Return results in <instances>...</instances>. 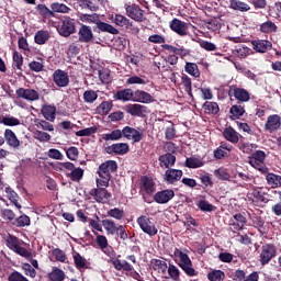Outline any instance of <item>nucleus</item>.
<instances>
[{
    "mask_svg": "<svg viewBox=\"0 0 281 281\" xmlns=\"http://www.w3.org/2000/svg\"><path fill=\"white\" fill-rule=\"evenodd\" d=\"M4 192H5L7 199H9V201L12 203V205H14L18 210H21L22 206L19 203V199H21V198L19 196V193L10 187H7L4 189Z\"/></svg>",
    "mask_w": 281,
    "mask_h": 281,
    "instance_id": "c756f323",
    "label": "nucleus"
},
{
    "mask_svg": "<svg viewBox=\"0 0 281 281\" xmlns=\"http://www.w3.org/2000/svg\"><path fill=\"white\" fill-rule=\"evenodd\" d=\"M125 12L130 19H133V21H137L138 23L144 21V10H142V8L135 3L126 4Z\"/></svg>",
    "mask_w": 281,
    "mask_h": 281,
    "instance_id": "2eb2a0df",
    "label": "nucleus"
},
{
    "mask_svg": "<svg viewBox=\"0 0 281 281\" xmlns=\"http://www.w3.org/2000/svg\"><path fill=\"white\" fill-rule=\"evenodd\" d=\"M259 31L262 32V34H276V32H278V25L268 20L260 24Z\"/></svg>",
    "mask_w": 281,
    "mask_h": 281,
    "instance_id": "e433bc0d",
    "label": "nucleus"
},
{
    "mask_svg": "<svg viewBox=\"0 0 281 281\" xmlns=\"http://www.w3.org/2000/svg\"><path fill=\"white\" fill-rule=\"evenodd\" d=\"M247 201L256 205V207H265L267 203H269V198H267V193L262 192L258 188H254L251 191L247 193Z\"/></svg>",
    "mask_w": 281,
    "mask_h": 281,
    "instance_id": "423d86ee",
    "label": "nucleus"
},
{
    "mask_svg": "<svg viewBox=\"0 0 281 281\" xmlns=\"http://www.w3.org/2000/svg\"><path fill=\"white\" fill-rule=\"evenodd\" d=\"M48 278L52 281H63L65 280V271L60 268H53V271L48 273Z\"/></svg>",
    "mask_w": 281,
    "mask_h": 281,
    "instance_id": "864d4df0",
    "label": "nucleus"
},
{
    "mask_svg": "<svg viewBox=\"0 0 281 281\" xmlns=\"http://www.w3.org/2000/svg\"><path fill=\"white\" fill-rule=\"evenodd\" d=\"M112 265L116 271H133V266L126 260L113 259Z\"/></svg>",
    "mask_w": 281,
    "mask_h": 281,
    "instance_id": "ea45409f",
    "label": "nucleus"
},
{
    "mask_svg": "<svg viewBox=\"0 0 281 281\" xmlns=\"http://www.w3.org/2000/svg\"><path fill=\"white\" fill-rule=\"evenodd\" d=\"M102 225L110 236H119L121 240H128V233H126V226L116 224L113 220H102Z\"/></svg>",
    "mask_w": 281,
    "mask_h": 281,
    "instance_id": "f257e3e1",
    "label": "nucleus"
},
{
    "mask_svg": "<svg viewBox=\"0 0 281 281\" xmlns=\"http://www.w3.org/2000/svg\"><path fill=\"white\" fill-rule=\"evenodd\" d=\"M41 113L47 122H54L56 120V105L44 104L42 106Z\"/></svg>",
    "mask_w": 281,
    "mask_h": 281,
    "instance_id": "cd10ccee",
    "label": "nucleus"
},
{
    "mask_svg": "<svg viewBox=\"0 0 281 281\" xmlns=\"http://www.w3.org/2000/svg\"><path fill=\"white\" fill-rule=\"evenodd\" d=\"M53 82L60 89L69 87V72L63 69H56L53 72Z\"/></svg>",
    "mask_w": 281,
    "mask_h": 281,
    "instance_id": "4468645a",
    "label": "nucleus"
},
{
    "mask_svg": "<svg viewBox=\"0 0 281 281\" xmlns=\"http://www.w3.org/2000/svg\"><path fill=\"white\" fill-rule=\"evenodd\" d=\"M181 86L184 89L188 97L193 98V94H192V78H190L188 75L183 74L181 76Z\"/></svg>",
    "mask_w": 281,
    "mask_h": 281,
    "instance_id": "79ce46f5",
    "label": "nucleus"
},
{
    "mask_svg": "<svg viewBox=\"0 0 281 281\" xmlns=\"http://www.w3.org/2000/svg\"><path fill=\"white\" fill-rule=\"evenodd\" d=\"M136 223L140 227L142 232H144V234H147V236H157L159 229H157V226L155 225V222L151 217L140 215L136 220Z\"/></svg>",
    "mask_w": 281,
    "mask_h": 281,
    "instance_id": "39448f33",
    "label": "nucleus"
},
{
    "mask_svg": "<svg viewBox=\"0 0 281 281\" xmlns=\"http://www.w3.org/2000/svg\"><path fill=\"white\" fill-rule=\"evenodd\" d=\"M117 172V161L115 160H106L101 164L98 168L97 175L101 179H111V173Z\"/></svg>",
    "mask_w": 281,
    "mask_h": 281,
    "instance_id": "1a4fd4ad",
    "label": "nucleus"
},
{
    "mask_svg": "<svg viewBox=\"0 0 281 281\" xmlns=\"http://www.w3.org/2000/svg\"><path fill=\"white\" fill-rule=\"evenodd\" d=\"M125 111L133 117H146L148 106L139 103H130L125 106Z\"/></svg>",
    "mask_w": 281,
    "mask_h": 281,
    "instance_id": "9b49d317",
    "label": "nucleus"
},
{
    "mask_svg": "<svg viewBox=\"0 0 281 281\" xmlns=\"http://www.w3.org/2000/svg\"><path fill=\"white\" fill-rule=\"evenodd\" d=\"M13 225H15V227H30L31 225L30 216L25 214L19 216L18 218H15Z\"/></svg>",
    "mask_w": 281,
    "mask_h": 281,
    "instance_id": "bf43d9fd",
    "label": "nucleus"
},
{
    "mask_svg": "<svg viewBox=\"0 0 281 281\" xmlns=\"http://www.w3.org/2000/svg\"><path fill=\"white\" fill-rule=\"evenodd\" d=\"M151 267L154 271H158V273H166L168 271V263L160 259H153Z\"/></svg>",
    "mask_w": 281,
    "mask_h": 281,
    "instance_id": "49530a36",
    "label": "nucleus"
},
{
    "mask_svg": "<svg viewBox=\"0 0 281 281\" xmlns=\"http://www.w3.org/2000/svg\"><path fill=\"white\" fill-rule=\"evenodd\" d=\"M67 177H70L71 181H80L82 177H85V170L82 168L78 167L72 169L69 173L66 175Z\"/></svg>",
    "mask_w": 281,
    "mask_h": 281,
    "instance_id": "0e129e2a",
    "label": "nucleus"
},
{
    "mask_svg": "<svg viewBox=\"0 0 281 281\" xmlns=\"http://www.w3.org/2000/svg\"><path fill=\"white\" fill-rule=\"evenodd\" d=\"M50 10L53 14H56V12L60 14H69V12L71 11V9L67 7L65 3H58V2L52 3Z\"/></svg>",
    "mask_w": 281,
    "mask_h": 281,
    "instance_id": "de8ad7c7",
    "label": "nucleus"
},
{
    "mask_svg": "<svg viewBox=\"0 0 281 281\" xmlns=\"http://www.w3.org/2000/svg\"><path fill=\"white\" fill-rule=\"evenodd\" d=\"M72 258L76 269H87V259L80 252H75Z\"/></svg>",
    "mask_w": 281,
    "mask_h": 281,
    "instance_id": "3c124183",
    "label": "nucleus"
},
{
    "mask_svg": "<svg viewBox=\"0 0 281 281\" xmlns=\"http://www.w3.org/2000/svg\"><path fill=\"white\" fill-rule=\"evenodd\" d=\"M35 126H37V128H41L42 131H48L49 133L54 131V124L47 122V120L45 121L37 119L35 121Z\"/></svg>",
    "mask_w": 281,
    "mask_h": 281,
    "instance_id": "052dcab7",
    "label": "nucleus"
},
{
    "mask_svg": "<svg viewBox=\"0 0 281 281\" xmlns=\"http://www.w3.org/2000/svg\"><path fill=\"white\" fill-rule=\"evenodd\" d=\"M99 80L102 85H111L113 82V77H111V70L103 68L99 70Z\"/></svg>",
    "mask_w": 281,
    "mask_h": 281,
    "instance_id": "8fccbe9b",
    "label": "nucleus"
},
{
    "mask_svg": "<svg viewBox=\"0 0 281 281\" xmlns=\"http://www.w3.org/2000/svg\"><path fill=\"white\" fill-rule=\"evenodd\" d=\"M3 139L5 140L8 146H10V148H19V146H21V140H19V137H16V134L10 128H7L4 131Z\"/></svg>",
    "mask_w": 281,
    "mask_h": 281,
    "instance_id": "bb28decb",
    "label": "nucleus"
},
{
    "mask_svg": "<svg viewBox=\"0 0 281 281\" xmlns=\"http://www.w3.org/2000/svg\"><path fill=\"white\" fill-rule=\"evenodd\" d=\"M214 175L216 179H220L221 181H229L232 179V176L229 172H227V169L225 168H218L214 171Z\"/></svg>",
    "mask_w": 281,
    "mask_h": 281,
    "instance_id": "69168bd1",
    "label": "nucleus"
},
{
    "mask_svg": "<svg viewBox=\"0 0 281 281\" xmlns=\"http://www.w3.org/2000/svg\"><path fill=\"white\" fill-rule=\"evenodd\" d=\"M122 130H113L109 134H102V139L104 142H117V139H122Z\"/></svg>",
    "mask_w": 281,
    "mask_h": 281,
    "instance_id": "09e8293b",
    "label": "nucleus"
},
{
    "mask_svg": "<svg viewBox=\"0 0 281 281\" xmlns=\"http://www.w3.org/2000/svg\"><path fill=\"white\" fill-rule=\"evenodd\" d=\"M113 109V101H103L97 106L95 111L98 115H109L111 113V110Z\"/></svg>",
    "mask_w": 281,
    "mask_h": 281,
    "instance_id": "f704fd0d",
    "label": "nucleus"
},
{
    "mask_svg": "<svg viewBox=\"0 0 281 281\" xmlns=\"http://www.w3.org/2000/svg\"><path fill=\"white\" fill-rule=\"evenodd\" d=\"M207 280L223 281L225 280V272L223 270H212L207 273Z\"/></svg>",
    "mask_w": 281,
    "mask_h": 281,
    "instance_id": "6e6d98bb",
    "label": "nucleus"
},
{
    "mask_svg": "<svg viewBox=\"0 0 281 281\" xmlns=\"http://www.w3.org/2000/svg\"><path fill=\"white\" fill-rule=\"evenodd\" d=\"M186 168L196 169L203 168L205 166V161H202L200 158L196 157H189L184 161Z\"/></svg>",
    "mask_w": 281,
    "mask_h": 281,
    "instance_id": "37998d69",
    "label": "nucleus"
},
{
    "mask_svg": "<svg viewBox=\"0 0 281 281\" xmlns=\"http://www.w3.org/2000/svg\"><path fill=\"white\" fill-rule=\"evenodd\" d=\"M15 94L18 95V98L27 100V102H36V100H40L41 98V94L38 93V91L34 89L19 88L15 91Z\"/></svg>",
    "mask_w": 281,
    "mask_h": 281,
    "instance_id": "dca6fc26",
    "label": "nucleus"
},
{
    "mask_svg": "<svg viewBox=\"0 0 281 281\" xmlns=\"http://www.w3.org/2000/svg\"><path fill=\"white\" fill-rule=\"evenodd\" d=\"M98 32H106L108 34H120V30L115 29L113 25L102 22L100 19L97 22Z\"/></svg>",
    "mask_w": 281,
    "mask_h": 281,
    "instance_id": "473e14b6",
    "label": "nucleus"
},
{
    "mask_svg": "<svg viewBox=\"0 0 281 281\" xmlns=\"http://www.w3.org/2000/svg\"><path fill=\"white\" fill-rule=\"evenodd\" d=\"M175 199V191L171 189H166L162 191H158L154 195V201L158 203L159 205H164L168 203L169 201H172Z\"/></svg>",
    "mask_w": 281,
    "mask_h": 281,
    "instance_id": "a211bd4d",
    "label": "nucleus"
},
{
    "mask_svg": "<svg viewBox=\"0 0 281 281\" xmlns=\"http://www.w3.org/2000/svg\"><path fill=\"white\" fill-rule=\"evenodd\" d=\"M21 245V239L14 235H9L7 237V247L11 249V251H14L19 246Z\"/></svg>",
    "mask_w": 281,
    "mask_h": 281,
    "instance_id": "13d9d810",
    "label": "nucleus"
},
{
    "mask_svg": "<svg viewBox=\"0 0 281 281\" xmlns=\"http://www.w3.org/2000/svg\"><path fill=\"white\" fill-rule=\"evenodd\" d=\"M229 225L233 227V229H235V232H240V229L247 225V217H245V215L241 213H237L229 221Z\"/></svg>",
    "mask_w": 281,
    "mask_h": 281,
    "instance_id": "a878e982",
    "label": "nucleus"
},
{
    "mask_svg": "<svg viewBox=\"0 0 281 281\" xmlns=\"http://www.w3.org/2000/svg\"><path fill=\"white\" fill-rule=\"evenodd\" d=\"M128 150L130 147L126 143L112 144L105 148V153H108V155H126Z\"/></svg>",
    "mask_w": 281,
    "mask_h": 281,
    "instance_id": "412c9836",
    "label": "nucleus"
},
{
    "mask_svg": "<svg viewBox=\"0 0 281 281\" xmlns=\"http://www.w3.org/2000/svg\"><path fill=\"white\" fill-rule=\"evenodd\" d=\"M231 8L238 12H249V10H251V7L240 0H231Z\"/></svg>",
    "mask_w": 281,
    "mask_h": 281,
    "instance_id": "a18cd8bd",
    "label": "nucleus"
},
{
    "mask_svg": "<svg viewBox=\"0 0 281 281\" xmlns=\"http://www.w3.org/2000/svg\"><path fill=\"white\" fill-rule=\"evenodd\" d=\"M98 133V126H91L76 132L77 137H91V135Z\"/></svg>",
    "mask_w": 281,
    "mask_h": 281,
    "instance_id": "680f3d73",
    "label": "nucleus"
},
{
    "mask_svg": "<svg viewBox=\"0 0 281 281\" xmlns=\"http://www.w3.org/2000/svg\"><path fill=\"white\" fill-rule=\"evenodd\" d=\"M95 100H98V92L94 90H86L83 92V102H86V104H93V102H95Z\"/></svg>",
    "mask_w": 281,
    "mask_h": 281,
    "instance_id": "4d7b16f0",
    "label": "nucleus"
},
{
    "mask_svg": "<svg viewBox=\"0 0 281 281\" xmlns=\"http://www.w3.org/2000/svg\"><path fill=\"white\" fill-rule=\"evenodd\" d=\"M251 45L252 49L259 54H267V52L273 47V44L267 40H254Z\"/></svg>",
    "mask_w": 281,
    "mask_h": 281,
    "instance_id": "5701e85b",
    "label": "nucleus"
},
{
    "mask_svg": "<svg viewBox=\"0 0 281 281\" xmlns=\"http://www.w3.org/2000/svg\"><path fill=\"white\" fill-rule=\"evenodd\" d=\"M1 122L4 126H19L21 124V120L14 116H3Z\"/></svg>",
    "mask_w": 281,
    "mask_h": 281,
    "instance_id": "338daca9",
    "label": "nucleus"
},
{
    "mask_svg": "<svg viewBox=\"0 0 281 281\" xmlns=\"http://www.w3.org/2000/svg\"><path fill=\"white\" fill-rule=\"evenodd\" d=\"M229 113L233 117L238 120L245 115V106L235 104L229 109Z\"/></svg>",
    "mask_w": 281,
    "mask_h": 281,
    "instance_id": "e2e57ef3",
    "label": "nucleus"
},
{
    "mask_svg": "<svg viewBox=\"0 0 281 281\" xmlns=\"http://www.w3.org/2000/svg\"><path fill=\"white\" fill-rule=\"evenodd\" d=\"M160 168H170V166H175L177 162V157L171 153H167L159 157Z\"/></svg>",
    "mask_w": 281,
    "mask_h": 281,
    "instance_id": "7c9ffc66",
    "label": "nucleus"
},
{
    "mask_svg": "<svg viewBox=\"0 0 281 281\" xmlns=\"http://www.w3.org/2000/svg\"><path fill=\"white\" fill-rule=\"evenodd\" d=\"M36 45H45L49 41V31H37L34 36Z\"/></svg>",
    "mask_w": 281,
    "mask_h": 281,
    "instance_id": "c03bdc74",
    "label": "nucleus"
},
{
    "mask_svg": "<svg viewBox=\"0 0 281 281\" xmlns=\"http://www.w3.org/2000/svg\"><path fill=\"white\" fill-rule=\"evenodd\" d=\"M173 256L180 259L181 263H179V267L182 268V271H184V273L189 276V278H194V276L198 274L196 270L192 268V260L190 259L188 254L179 250V248H175Z\"/></svg>",
    "mask_w": 281,
    "mask_h": 281,
    "instance_id": "7ed1b4c3",
    "label": "nucleus"
},
{
    "mask_svg": "<svg viewBox=\"0 0 281 281\" xmlns=\"http://www.w3.org/2000/svg\"><path fill=\"white\" fill-rule=\"evenodd\" d=\"M134 102H140V104H153V102H155V98L144 90H136L134 91Z\"/></svg>",
    "mask_w": 281,
    "mask_h": 281,
    "instance_id": "b1692460",
    "label": "nucleus"
},
{
    "mask_svg": "<svg viewBox=\"0 0 281 281\" xmlns=\"http://www.w3.org/2000/svg\"><path fill=\"white\" fill-rule=\"evenodd\" d=\"M113 23H115V25L119 27H126V30H128V27H133V22L122 14H115Z\"/></svg>",
    "mask_w": 281,
    "mask_h": 281,
    "instance_id": "4c0bfd02",
    "label": "nucleus"
},
{
    "mask_svg": "<svg viewBox=\"0 0 281 281\" xmlns=\"http://www.w3.org/2000/svg\"><path fill=\"white\" fill-rule=\"evenodd\" d=\"M202 108L204 109V113H206V115H218L221 112L218 103L214 101H205Z\"/></svg>",
    "mask_w": 281,
    "mask_h": 281,
    "instance_id": "2f4dec72",
    "label": "nucleus"
},
{
    "mask_svg": "<svg viewBox=\"0 0 281 281\" xmlns=\"http://www.w3.org/2000/svg\"><path fill=\"white\" fill-rule=\"evenodd\" d=\"M57 32L64 38H69L71 34H76V20L66 16L64 18L57 27Z\"/></svg>",
    "mask_w": 281,
    "mask_h": 281,
    "instance_id": "0eeeda50",
    "label": "nucleus"
},
{
    "mask_svg": "<svg viewBox=\"0 0 281 281\" xmlns=\"http://www.w3.org/2000/svg\"><path fill=\"white\" fill-rule=\"evenodd\" d=\"M35 10L38 12L40 16H43V19H54L56 16L54 11H52V9L47 8L45 4H37Z\"/></svg>",
    "mask_w": 281,
    "mask_h": 281,
    "instance_id": "a19ab883",
    "label": "nucleus"
},
{
    "mask_svg": "<svg viewBox=\"0 0 281 281\" xmlns=\"http://www.w3.org/2000/svg\"><path fill=\"white\" fill-rule=\"evenodd\" d=\"M13 69H19V71H23V55H21L19 52H13V63H12Z\"/></svg>",
    "mask_w": 281,
    "mask_h": 281,
    "instance_id": "603ef678",
    "label": "nucleus"
},
{
    "mask_svg": "<svg viewBox=\"0 0 281 281\" xmlns=\"http://www.w3.org/2000/svg\"><path fill=\"white\" fill-rule=\"evenodd\" d=\"M228 95H233L238 102H249L251 100L249 91L245 88H238L236 85L229 87Z\"/></svg>",
    "mask_w": 281,
    "mask_h": 281,
    "instance_id": "9d476101",
    "label": "nucleus"
},
{
    "mask_svg": "<svg viewBox=\"0 0 281 281\" xmlns=\"http://www.w3.org/2000/svg\"><path fill=\"white\" fill-rule=\"evenodd\" d=\"M89 194L97 201V203H109V201H111V193L106 188L91 189Z\"/></svg>",
    "mask_w": 281,
    "mask_h": 281,
    "instance_id": "f8f14e48",
    "label": "nucleus"
},
{
    "mask_svg": "<svg viewBox=\"0 0 281 281\" xmlns=\"http://www.w3.org/2000/svg\"><path fill=\"white\" fill-rule=\"evenodd\" d=\"M280 126H281L280 115L272 114L267 119V122L265 124V131H269V133H276V131H280Z\"/></svg>",
    "mask_w": 281,
    "mask_h": 281,
    "instance_id": "6ab92c4d",
    "label": "nucleus"
},
{
    "mask_svg": "<svg viewBox=\"0 0 281 281\" xmlns=\"http://www.w3.org/2000/svg\"><path fill=\"white\" fill-rule=\"evenodd\" d=\"M265 159H267V154L262 150H257L248 157V164L261 175H267L269 172V167L265 164Z\"/></svg>",
    "mask_w": 281,
    "mask_h": 281,
    "instance_id": "f03ea898",
    "label": "nucleus"
},
{
    "mask_svg": "<svg viewBox=\"0 0 281 281\" xmlns=\"http://www.w3.org/2000/svg\"><path fill=\"white\" fill-rule=\"evenodd\" d=\"M249 220L252 223V227H255V229H258V232L262 234V229H265V220L262 218V216H258L256 215V213H252L249 214Z\"/></svg>",
    "mask_w": 281,
    "mask_h": 281,
    "instance_id": "c9c22d12",
    "label": "nucleus"
},
{
    "mask_svg": "<svg viewBox=\"0 0 281 281\" xmlns=\"http://www.w3.org/2000/svg\"><path fill=\"white\" fill-rule=\"evenodd\" d=\"M266 181L270 188H281V176H278L273 172H267Z\"/></svg>",
    "mask_w": 281,
    "mask_h": 281,
    "instance_id": "72a5a7b5",
    "label": "nucleus"
},
{
    "mask_svg": "<svg viewBox=\"0 0 281 281\" xmlns=\"http://www.w3.org/2000/svg\"><path fill=\"white\" fill-rule=\"evenodd\" d=\"M113 98L114 100H120L121 102H134L135 91H133L131 88H125L123 90L116 91Z\"/></svg>",
    "mask_w": 281,
    "mask_h": 281,
    "instance_id": "4be33fe9",
    "label": "nucleus"
},
{
    "mask_svg": "<svg viewBox=\"0 0 281 281\" xmlns=\"http://www.w3.org/2000/svg\"><path fill=\"white\" fill-rule=\"evenodd\" d=\"M169 27L179 36H188V23L175 18L170 21Z\"/></svg>",
    "mask_w": 281,
    "mask_h": 281,
    "instance_id": "f3484780",
    "label": "nucleus"
},
{
    "mask_svg": "<svg viewBox=\"0 0 281 281\" xmlns=\"http://www.w3.org/2000/svg\"><path fill=\"white\" fill-rule=\"evenodd\" d=\"M278 256V249L273 244H265L261 246L260 252V265L265 267V265H269V262Z\"/></svg>",
    "mask_w": 281,
    "mask_h": 281,
    "instance_id": "6e6552de",
    "label": "nucleus"
},
{
    "mask_svg": "<svg viewBox=\"0 0 281 281\" xmlns=\"http://www.w3.org/2000/svg\"><path fill=\"white\" fill-rule=\"evenodd\" d=\"M181 177H183L182 170L167 169L165 171V181H167V183L169 184L177 183V181H181Z\"/></svg>",
    "mask_w": 281,
    "mask_h": 281,
    "instance_id": "393cba45",
    "label": "nucleus"
},
{
    "mask_svg": "<svg viewBox=\"0 0 281 281\" xmlns=\"http://www.w3.org/2000/svg\"><path fill=\"white\" fill-rule=\"evenodd\" d=\"M122 135L126 139H133L135 143L142 142L144 134L134 127L125 126L122 130Z\"/></svg>",
    "mask_w": 281,
    "mask_h": 281,
    "instance_id": "aec40b11",
    "label": "nucleus"
},
{
    "mask_svg": "<svg viewBox=\"0 0 281 281\" xmlns=\"http://www.w3.org/2000/svg\"><path fill=\"white\" fill-rule=\"evenodd\" d=\"M184 71L186 74H189V76H193V78H201V70H199V65L195 63L187 61L184 65Z\"/></svg>",
    "mask_w": 281,
    "mask_h": 281,
    "instance_id": "58836bf2",
    "label": "nucleus"
},
{
    "mask_svg": "<svg viewBox=\"0 0 281 281\" xmlns=\"http://www.w3.org/2000/svg\"><path fill=\"white\" fill-rule=\"evenodd\" d=\"M106 216H110V218H115V221H122V218H124V210L120 207L110 209L106 212Z\"/></svg>",
    "mask_w": 281,
    "mask_h": 281,
    "instance_id": "5fc2aeb1",
    "label": "nucleus"
},
{
    "mask_svg": "<svg viewBox=\"0 0 281 281\" xmlns=\"http://www.w3.org/2000/svg\"><path fill=\"white\" fill-rule=\"evenodd\" d=\"M34 139H37V142L45 143V142H49L52 139V135H49L48 133L43 132V131H36L34 133Z\"/></svg>",
    "mask_w": 281,
    "mask_h": 281,
    "instance_id": "774afa93",
    "label": "nucleus"
},
{
    "mask_svg": "<svg viewBox=\"0 0 281 281\" xmlns=\"http://www.w3.org/2000/svg\"><path fill=\"white\" fill-rule=\"evenodd\" d=\"M95 36L93 35V30H91V26L87 24H80L79 31H78V41L79 43H93Z\"/></svg>",
    "mask_w": 281,
    "mask_h": 281,
    "instance_id": "ddd939ff",
    "label": "nucleus"
},
{
    "mask_svg": "<svg viewBox=\"0 0 281 281\" xmlns=\"http://www.w3.org/2000/svg\"><path fill=\"white\" fill-rule=\"evenodd\" d=\"M223 137L224 139H226V142H229L231 144H238V142H240V138L238 137V132H236V130H234V127L232 126L224 128Z\"/></svg>",
    "mask_w": 281,
    "mask_h": 281,
    "instance_id": "c85d7f7f",
    "label": "nucleus"
},
{
    "mask_svg": "<svg viewBox=\"0 0 281 281\" xmlns=\"http://www.w3.org/2000/svg\"><path fill=\"white\" fill-rule=\"evenodd\" d=\"M157 192V184L153 177L142 176L139 179V194L143 195V199L146 196H153Z\"/></svg>",
    "mask_w": 281,
    "mask_h": 281,
    "instance_id": "20e7f679",
    "label": "nucleus"
}]
</instances>
